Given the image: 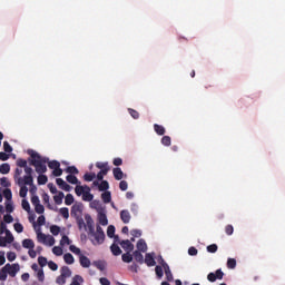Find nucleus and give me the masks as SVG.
I'll return each instance as SVG.
<instances>
[{
  "instance_id": "obj_1",
  "label": "nucleus",
  "mask_w": 285,
  "mask_h": 285,
  "mask_svg": "<svg viewBox=\"0 0 285 285\" xmlns=\"http://www.w3.org/2000/svg\"><path fill=\"white\" fill-rule=\"evenodd\" d=\"M28 155L31 157V165L35 166L36 173H38V175H43V173L48 170L46 164H48L49 159L47 157H42L39 153L32 149L28 150Z\"/></svg>"
},
{
  "instance_id": "obj_2",
  "label": "nucleus",
  "mask_w": 285,
  "mask_h": 285,
  "mask_svg": "<svg viewBox=\"0 0 285 285\" xmlns=\"http://www.w3.org/2000/svg\"><path fill=\"white\" fill-rule=\"evenodd\" d=\"M14 242V236L8 229V226L3 220L0 219V247L6 248L8 244H12Z\"/></svg>"
},
{
  "instance_id": "obj_3",
  "label": "nucleus",
  "mask_w": 285,
  "mask_h": 285,
  "mask_svg": "<svg viewBox=\"0 0 285 285\" xmlns=\"http://www.w3.org/2000/svg\"><path fill=\"white\" fill-rule=\"evenodd\" d=\"M89 235L94 237L91 239V244L94 246H101V244L106 242V233L104 232V228L100 227V225H97L96 230L94 229V233H89Z\"/></svg>"
},
{
  "instance_id": "obj_4",
  "label": "nucleus",
  "mask_w": 285,
  "mask_h": 285,
  "mask_svg": "<svg viewBox=\"0 0 285 285\" xmlns=\"http://www.w3.org/2000/svg\"><path fill=\"white\" fill-rule=\"evenodd\" d=\"M36 235L39 244H43V246H55L56 239L52 237V235H46L41 232V228L36 227Z\"/></svg>"
},
{
  "instance_id": "obj_5",
  "label": "nucleus",
  "mask_w": 285,
  "mask_h": 285,
  "mask_svg": "<svg viewBox=\"0 0 285 285\" xmlns=\"http://www.w3.org/2000/svg\"><path fill=\"white\" fill-rule=\"evenodd\" d=\"M47 164H48L49 168L51 170H53L52 175L55 177H61V175H63V169L61 168V164L59 161H57V160H52V161L48 160Z\"/></svg>"
},
{
  "instance_id": "obj_6",
  "label": "nucleus",
  "mask_w": 285,
  "mask_h": 285,
  "mask_svg": "<svg viewBox=\"0 0 285 285\" xmlns=\"http://www.w3.org/2000/svg\"><path fill=\"white\" fill-rule=\"evenodd\" d=\"M158 264L163 266L167 281L173 282L174 277H173V272L170 271V266H168V263L164 261L161 256H159L158 258Z\"/></svg>"
},
{
  "instance_id": "obj_7",
  "label": "nucleus",
  "mask_w": 285,
  "mask_h": 285,
  "mask_svg": "<svg viewBox=\"0 0 285 285\" xmlns=\"http://www.w3.org/2000/svg\"><path fill=\"white\" fill-rule=\"evenodd\" d=\"M4 271H7V274L10 275V277H17V273L21 271V267L19 264H7L4 265Z\"/></svg>"
},
{
  "instance_id": "obj_8",
  "label": "nucleus",
  "mask_w": 285,
  "mask_h": 285,
  "mask_svg": "<svg viewBox=\"0 0 285 285\" xmlns=\"http://www.w3.org/2000/svg\"><path fill=\"white\" fill-rule=\"evenodd\" d=\"M22 175H23V169L21 167L16 168L13 179L18 186H23V184H26V176H22Z\"/></svg>"
},
{
  "instance_id": "obj_9",
  "label": "nucleus",
  "mask_w": 285,
  "mask_h": 285,
  "mask_svg": "<svg viewBox=\"0 0 285 285\" xmlns=\"http://www.w3.org/2000/svg\"><path fill=\"white\" fill-rule=\"evenodd\" d=\"M24 183L27 186H32L35 184V179L32 178V168L31 167H24Z\"/></svg>"
},
{
  "instance_id": "obj_10",
  "label": "nucleus",
  "mask_w": 285,
  "mask_h": 285,
  "mask_svg": "<svg viewBox=\"0 0 285 285\" xmlns=\"http://www.w3.org/2000/svg\"><path fill=\"white\" fill-rule=\"evenodd\" d=\"M85 224H86V230H88V233H95V220L92 219L91 215H86L85 216Z\"/></svg>"
},
{
  "instance_id": "obj_11",
  "label": "nucleus",
  "mask_w": 285,
  "mask_h": 285,
  "mask_svg": "<svg viewBox=\"0 0 285 285\" xmlns=\"http://www.w3.org/2000/svg\"><path fill=\"white\" fill-rule=\"evenodd\" d=\"M97 220V226H108V216L106 215V210L98 213Z\"/></svg>"
},
{
  "instance_id": "obj_12",
  "label": "nucleus",
  "mask_w": 285,
  "mask_h": 285,
  "mask_svg": "<svg viewBox=\"0 0 285 285\" xmlns=\"http://www.w3.org/2000/svg\"><path fill=\"white\" fill-rule=\"evenodd\" d=\"M82 210H83V205L77 203L71 207V216L76 218L81 217Z\"/></svg>"
},
{
  "instance_id": "obj_13",
  "label": "nucleus",
  "mask_w": 285,
  "mask_h": 285,
  "mask_svg": "<svg viewBox=\"0 0 285 285\" xmlns=\"http://www.w3.org/2000/svg\"><path fill=\"white\" fill-rule=\"evenodd\" d=\"M89 206L94 210H97V213H102L104 210H106V207L104 206V204H101L100 200H90Z\"/></svg>"
},
{
  "instance_id": "obj_14",
  "label": "nucleus",
  "mask_w": 285,
  "mask_h": 285,
  "mask_svg": "<svg viewBox=\"0 0 285 285\" xmlns=\"http://www.w3.org/2000/svg\"><path fill=\"white\" fill-rule=\"evenodd\" d=\"M56 184L59 186V188H61V190H65L66 193H70V190H72V187L68 185V183H66V180L62 178H57Z\"/></svg>"
},
{
  "instance_id": "obj_15",
  "label": "nucleus",
  "mask_w": 285,
  "mask_h": 285,
  "mask_svg": "<svg viewBox=\"0 0 285 285\" xmlns=\"http://www.w3.org/2000/svg\"><path fill=\"white\" fill-rule=\"evenodd\" d=\"M144 264H146L149 267L155 266L157 264V262H155V253H147L145 255Z\"/></svg>"
},
{
  "instance_id": "obj_16",
  "label": "nucleus",
  "mask_w": 285,
  "mask_h": 285,
  "mask_svg": "<svg viewBox=\"0 0 285 285\" xmlns=\"http://www.w3.org/2000/svg\"><path fill=\"white\" fill-rule=\"evenodd\" d=\"M120 219H121L122 224H130V219H132V216L130 215V210L122 209L120 212Z\"/></svg>"
},
{
  "instance_id": "obj_17",
  "label": "nucleus",
  "mask_w": 285,
  "mask_h": 285,
  "mask_svg": "<svg viewBox=\"0 0 285 285\" xmlns=\"http://www.w3.org/2000/svg\"><path fill=\"white\" fill-rule=\"evenodd\" d=\"M119 244L121 248L126 250V253H132V250H135V245L129 239L122 240Z\"/></svg>"
},
{
  "instance_id": "obj_18",
  "label": "nucleus",
  "mask_w": 285,
  "mask_h": 285,
  "mask_svg": "<svg viewBox=\"0 0 285 285\" xmlns=\"http://www.w3.org/2000/svg\"><path fill=\"white\" fill-rule=\"evenodd\" d=\"M107 236L114 239L115 244H119V236H115V225H109L107 228Z\"/></svg>"
},
{
  "instance_id": "obj_19",
  "label": "nucleus",
  "mask_w": 285,
  "mask_h": 285,
  "mask_svg": "<svg viewBox=\"0 0 285 285\" xmlns=\"http://www.w3.org/2000/svg\"><path fill=\"white\" fill-rule=\"evenodd\" d=\"M136 250H139V253H147L148 252V244H146V240L140 238L136 244Z\"/></svg>"
},
{
  "instance_id": "obj_20",
  "label": "nucleus",
  "mask_w": 285,
  "mask_h": 285,
  "mask_svg": "<svg viewBox=\"0 0 285 285\" xmlns=\"http://www.w3.org/2000/svg\"><path fill=\"white\" fill-rule=\"evenodd\" d=\"M79 264L82 268H90L91 262L90 258L82 254L79 257Z\"/></svg>"
},
{
  "instance_id": "obj_21",
  "label": "nucleus",
  "mask_w": 285,
  "mask_h": 285,
  "mask_svg": "<svg viewBox=\"0 0 285 285\" xmlns=\"http://www.w3.org/2000/svg\"><path fill=\"white\" fill-rule=\"evenodd\" d=\"M60 275H62V277L65 279H68V278L72 277V271L68 266H62L60 268Z\"/></svg>"
},
{
  "instance_id": "obj_22",
  "label": "nucleus",
  "mask_w": 285,
  "mask_h": 285,
  "mask_svg": "<svg viewBox=\"0 0 285 285\" xmlns=\"http://www.w3.org/2000/svg\"><path fill=\"white\" fill-rule=\"evenodd\" d=\"M63 197H66V195L63 194V191H58L55 196H53V202L55 204H57V206H61L63 204Z\"/></svg>"
},
{
  "instance_id": "obj_23",
  "label": "nucleus",
  "mask_w": 285,
  "mask_h": 285,
  "mask_svg": "<svg viewBox=\"0 0 285 285\" xmlns=\"http://www.w3.org/2000/svg\"><path fill=\"white\" fill-rule=\"evenodd\" d=\"M22 248H27V250H30L35 248V240L30 238H26L22 240Z\"/></svg>"
},
{
  "instance_id": "obj_24",
  "label": "nucleus",
  "mask_w": 285,
  "mask_h": 285,
  "mask_svg": "<svg viewBox=\"0 0 285 285\" xmlns=\"http://www.w3.org/2000/svg\"><path fill=\"white\" fill-rule=\"evenodd\" d=\"M141 253H144V252H139V250H135L134 253H132V256H134V259H135V262H137L138 264H144V254H141Z\"/></svg>"
},
{
  "instance_id": "obj_25",
  "label": "nucleus",
  "mask_w": 285,
  "mask_h": 285,
  "mask_svg": "<svg viewBox=\"0 0 285 285\" xmlns=\"http://www.w3.org/2000/svg\"><path fill=\"white\" fill-rule=\"evenodd\" d=\"M112 173H114V177H115V179H117V181H121V179H124V171L121 170V168L116 167V168H114Z\"/></svg>"
},
{
  "instance_id": "obj_26",
  "label": "nucleus",
  "mask_w": 285,
  "mask_h": 285,
  "mask_svg": "<svg viewBox=\"0 0 285 285\" xmlns=\"http://www.w3.org/2000/svg\"><path fill=\"white\" fill-rule=\"evenodd\" d=\"M88 190V186L87 185H77L75 188L76 195L78 197H82L83 193Z\"/></svg>"
},
{
  "instance_id": "obj_27",
  "label": "nucleus",
  "mask_w": 285,
  "mask_h": 285,
  "mask_svg": "<svg viewBox=\"0 0 285 285\" xmlns=\"http://www.w3.org/2000/svg\"><path fill=\"white\" fill-rule=\"evenodd\" d=\"M95 199V195L90 193V187H87V190L82 194L83 202H92Z\"/></svg>"
},
{
  "instance_id": "obj_28",
  "label": "nucleus",
  "mask_w": 285,
  "mask_h": 285,
  "mask_svg": "<svg viewBox=\"0 0 285 285\" xmlns=\"http://www.w3.org/2000/svg\"><path fill=\"white\" fill-rule=\"evenodd\" d=\"M18 186H20V191H19L20 197H22L23 199L24 197H28V186H32V185L22 184Z\"/></svg>"
},
{
  "instance_id": "obj_29",
  "label": "nucleus",
  "mask_w": 285,
  "mask_h": 285,
  "mask_svg": "<svg viewBox=\"0 0 285 285\" xmlns=\"http://www.w3.org/2000/svg\"><path fill=\"white\" fill-rule=\"evenodd\" d=\"M101 199L104 204H110V202H112V195L110 194V191H105L101 194Z\"/></svg>"
},
{
  "instance_id": "obj_30",
  "label": "nucleus",
  "mask_w": 285,
  "mask_h": 285,
  "mask_svg": "<svg viewBox=\"0 0 285 285\" xmlns=\"http://www.w3.org/2000/svg\"><path fill=\"white\" fill-rule=\"evenodd\" d=\"M154 130H155V132H157L159 136L166 135V128H165L164 126H161V125L155 124V125H154Z\"/></svg>"
},
{
  "instance_id": "obj_31",
  "label": "nucleus",
  "mask_w": 285,
  "mask_h": 285,
  "mask_svg": "<svg viewBox=\"0 0 285 285\" xmlns=\"http://www.w3.org/2000/svg\"><path fill=\"white\" fill-rule=\"evenodd\" d=\"M59 215H61V217H63V219H68L70 217V210L68 209V207H62L60 209H58Z\"/></svg>"
},
{
  "instance_id": "obj_32",
  "label": "nucleus",
  "mask_w": 285,
  "mask_h": 285,
  "mask_svg": "<svg viewBox=\"0 0 285 285\" xmlns=\"http://www.w3.org/2000/svg\"><path fill=\"white\" fill-rule=\"evenodd\" d=\"M63 262L67 263L68 265L75 264V256L72 254L67 253L63 255Z\"/></svg>"
},
{
  "instance_id": "obj_33",
  "label": "nucleus",
  "mask_w": 285,
  "mask_h": 285,
  "mask_svg": "<svg viewBox=\"0 0 285 285\" xmlns=\"http://www.w3.org/2000/svg\"><path fill=\"white\" fill-rule=\"evenodd\" d=\"M110 250L112 253V255L119 256L121 254V248L119 247V245H117V243H114L110 246Z\"/></svg>"
},
{
  "instance_id": "obj_34",
  "label": "nucleus",
  "mask_w": 285,
  "mask_h": 285,
  "mask_svg": "<svg viewBox=\"0 0 285 285\" xmlns=\"http://www.w3.org/2000/svg\"><path fill=\"white\" fill-rule=\"evenodd\" d=\"M132 254H130V252H127L125 254L121 255V259L125 264H130V262H132Z\"/></svg>"
},
{
  "instance_id": "obj_35",
  "label": "nucleus",
  "mask_w": 285,
  "mask_h": 285,
  "mask_svg": "<svg viewBox=\"0 0 285 285\" xmlns=\"http://www.w3.org/2000/svg\"><path fill=\"white\" fill-rule=\"evenodd\" d=\"M70 244H72V240L68 236L63 235L60 239V246L63 248L65 246H70Z\"/></svg>"
},
{
  "instance_id": "obj_36",
  "label": "nucleus",
  "mask_w": 285,
  "mask_h": 285,
  "mask_svg": "<svg viewBox=\"0 0 285 285\" xmlns=\"http://www.w3.org/2000/svg\"><path fill=\"white\" fill-rule=\"evenodd\" d=\"M30 193L32 194V196H31L32 206H38L39 204H41L39 196L35 195V189H31Z\"/></svg>"
},
{
  "instance_id": "obj_37",
  "label": "nucleus",
  "mask_w": 285,
  "mask_h": 285,
  "mask_svg": "<svg viewBox=\"0 0 285 285\" xmlns=\"http://www.w3.org/2000/svg\"><path fill=\"white\" fill-rule=\"evenodd\" d=\"M42 199L50 210H57V208L52 207V205L50 204V196L48 194H42Z\"/></svg>"
},
{
  "instance_id": "obj_38",
  "label": "nucleus",
  "mask_w": 285,
  "mask_h": 285,
  "mask_svg": "<svg viewBox=\"0 0 285 285\" xmlns=\"http://www.w3.org/2000/svg\"><path fill=\"white\" fill-rule=\"evenodd\" d=\"M130 212L132 213L134 217H137V215H139V205L137 203H131Z\"/></svg>"
},
{
  "instance_id": "obj_39",
  "label": "nucleus",
  "mask_w": 285,
  "mask_h": 285,
  "mask_svg": "<svg viewBox=\"0 0 285 285\" xmlns=\"http://www.w3.org/2000/svg\"><path fill=\"white\" fill-rule=\"evenodd\" d=\"M0 173L1 175H8V173H10V164L4 163L0 165Z\"/></svg>"
},
{
  "instance_id": "obj_40",
  "label": "nucleus",
  "mask_w": 285,
  "mask_h": 285,
  "mask_svg": "<svg viewBox=\"0 0 285 285\" xmlns=\"http://www.w3.org/2000/svg\"><path fill=\"white\" fill-rule=\"evenodd\" d=\"M83 284V277L81 275L73 276L70 285H81Z\"/></svg>"
},
{
  "instance_id": "obj_41",
  "label": "nucleus",
  "mask_w": 285,
  "mask_h": 285,
  "mask_svg": "<svg viewBox=\"0 0 285 285\" xmlns=\"http://www.w3.org/2000/svg\"><path fill=\"white\" fill-rule=\"evenodd\" d=\"M65 204L66 206H72V204H75V196H72V194H67L65 197Z\"/></svg>"
},
{
  "instance_id": "obj_42",
  "label": "nucleus",
  "mask_w": 285,
  "mask_h": 285,
  "mask_svg": "<svg viewBox=\"0 0 285 285\" xmlns=\"http://www.w3.org/2000/svg\"><path fill=\"white\" fill-rule=\"evenodd\" d=\"M77 225H78V228L79 230H86V220H83V218L80 217H77Z\"/></svg>"
},
{
  "instance_id": "obj_43",
  "label": "nucleus",
  "mask_w": 285,
  "mask_h": 285,
  "mask_svg": "<svg viewBox=\"0 0 285 285\" xmlns=\"http://www.w3.org/2000/svg\"><path fill=\"white\" fill-rule=\"evenodd\" d=\"M66 179L68 184H72V185L79 184V179L72 174H69Z\"/></svg>"
},
{
  "instance_id": "obj_44",
  "label": "nucleus",
  "mask_w": 285,
  "mask_h": 285,
  "mask_svg": "<svg viewBox=\"0 0 285 285\" xmlns=\"http://www.w3.org/2000/svg\"><path fill=\"white\" fill-rule=\"evenodd\" d=\"M96 168H99V170H110V167H108V161H105V163L98 161V163H96Z\"/></svg>"
},
{
  "instance_id": "obj_45",
  "label": "nucleus",
  "mask_w": 285,
  "mask_h": 285,
  "mask_svg": "<svg viewBox=\"0 0 285 285\" xmlns=\"http://www.w3.org/2000/svg\"><path fill=\"white\" fill-rule=\"evenodd\" d=\"M69 250H70L71 253H73V255H78V257H81V255H83V254L81 253V249H80L79 247L75 246V245H70V246H69Z\"/></svg>"
},
{
  "instance_id": "obj_46",
  "label": "nucleus",
  "mask_w": 285,
  "mask_h": 285,
  "mask_svg": "<svg viewBox=\"0 0 285 285\" xmlns=\"http://www.w3.org/2000/svg\"><path fill=\"white\" fill-rule=\"evenodd\" d=\"M85 181H94L95 179H97V174L95 173H87L83 176Z\"/></svg>"
},
{
  "instance_id": "obj_47",
  "label": "nucleus",
  "mask_w": 285,
  "mask_h": 285,
  "mask_svg": "<svg viewBox=\"0 0 285 285\" xmlns=\"http://www.w3.org/2000/svg\"><path fill=\"white\" fill-rule=\"evenodd\" d=\"M94 266H96L98 271H106V263L104 261L94 262Z\"/></svg>"
},
{
  "instance_id": "obj_48",
  "label": "nucleus",
  "mask_w": 285,
  "mask_h": 285,
  "mask_svg": "<svg viewBox=\"0 0 285 285\" xmlns=\"http://www.w3.org/2000/svg\"><path fill=\"white\" fill-rule=\"evenodd\" d=\"M109 169H100V171L96 175L98 181H104V177L108 175Z\"/></svg>"
},
{
  "instance_id": "obj_49",
  "label": "nucleus",
  "mask_w": 285,
  "mask_h": 285,
  "mask_svg": "<svg viewBox=\"0 0 285 285\" xmlns=\"http://www.w3.org/2000/svg\"><path fill=\"white\" fill-rule=\"evenodd\" d=\"M52 253L56 255V257H61V255H63V248L60 246H55L52 248Z\"/></svg>"
},
{
  "instance_id": "obj_50",
  "label": "nucleus",
  "mask_w": 285,
  "mask_h": 285,
  "mask_svg": "<svg viewBox=\"0 0 285 285\" xmlns=\"http://www.w3.org/2000/svg\"><path fill=\"white\" fill-rule=\"evenodd\" d=\"M155 271H156V275H157L158 279H161V277H164V266L157 265Z\"/></svg>"
},
{
  "instance_id": "obj_51",
  "label": "nucleus",
  "mask_w": 285,
  "mask_h": 285,
  "mask_svg": "<svg viewBox=\"0 0 285 285\" xmlns=\"http://www.w3.org/2000/svg\"><path fill=\"white\" fill-rule=\"evenodd\" d=\"M237 267V261L235 258H228L227 259V268H230L232 271Z\"/></svg>"
},
{
  "instance_id": "obj_52",
  "label": "nucleus",
  "mask_w": 285,
  "mask_h": 285,
  "mask_svg": "<svg viewBox=\"0 0 285 285\" xmlns=\"http://www.w3.org/2000/svg\"><path fill=\"white\" fill-rule=\"evenodd\" d=\"M8 279V271L6 266L0 269V282H6Z\"/></svg>"
},
{
  "instance_id": "obj_53",
  "label": "nucleus",
  "mask_w": 285,
  "mask_h": 285,
  "mask_svg": "<svg viewBox=\"0 0 285 285\" xmlns=\"http://www.w3.org/2000/svg\"><path fill=\"white\" fill-rule=\"evenodd\" d=\"M0 185L3 188H10V186H11L10 180L8 179V177L0 178Z\"/></svg>"
},
{
  "instance_id": "obj_54",
  "label": "nucleus",
  "mask_w": 285,
  "mask_h": 285,
  "mask_svg": "<svg viewBox=\"0 0 285 285\" xmlns=\"http://www.w3.org/2000/svg\"><path fill=\"white\" fill-rule=\"evenodd\" d=\"M38 184L40 186H45V184H48V176L46 175H39L38 176Z\"/></svg>"
},
{
  "instance_id": "obj_55",
  "label": "nucleus",
  "mask_w": 285,
  "mask_h": 285,
  "mask_svg": "<svg viewBox=\"0 0 285 285\" xmlns=\"http://www.w3.org/2000/svg\"><path fill=\"white\" fill-rule=\"evenodd\" d=\"M3 197L7 199V202H12V190L10 189H4L3 190Z\"/></svg>"
},
{
  "instance_id": "obj_56",
  "label": "nucleus",
  "mask_w": 285,
  "mask_h": 285,
  "mask_svg": "<svg viewBox=\"0 0 285 285\" xmlns=\"http://www.w3.org/2000/svg\"><path fill=\"white\" fill-rule=\"evenodd\" d=\"M33 208L38 215H43V213H46V208L41 204L33 206Z\"/></svg>"
},
{
  "instance_id": "obj_57",
  "label": "nucleus",
  "mask_w": 285,
  "mask_h": 285,
  "mask_svg": "<svg viewBox=\"0 0 285 285\" xmlns=\"http://www.w3.org/2000/svg\"><path fill=\"white\" fill-rule=\"evenodd\" d=\"M50 233H52L55 236L59 235L61 233V227L57 225H52L50 227Z\"/></svg>"
},
{
  "instance_id": "obj_58",
  "label": "nucleus",
  "mask_w": 285,
  "mask_h": 285,
  "mask_svg": "<svg viewBox=\"0 0 285 285\" xmlns=\"http://www.w3.org/2000/svg\"><path fill=\"white\" fill-rule=\"evenodd\" d=\"M38 264H39V266H41V268H43V266H48V258H46L43 256H39Z\"/></svg>"
},
{
  "instance_id": "obj_59",
  "label": "nucleus",
  "mask_w": 285,
  "mask_h": 285,
  "mask_svg": "<svg viewBox=\"0 0 285 285\" xmlns=\"http://www.w3.org/2000/svg\"><path fill=\"white\" fill-rule=\"evenodd\" d=\"M3 224L6 225V224H12V222H14V218L12 217V215H10V214H6L4 216H3Z\"/></svg>"
},
{
  "instance_id": "obj_60",
  "label": "nucleus",
  "mask_w": 285,
  "mask_h": 285,
  "mask_svg": "<svg viewBox=\"0 0 285 285\" xmlns=\"http://www.w3.org/2000/svg\"><path fill=\"white\" fill-rule=\"evenodd\" d=\"M22 208H23V210H26L27 213H30L31 212V209H30V203L28 202V199H22Z\"/></svg>"
},
{
  "instance_id": "obj_61",
  "label": "nucleus",
  "mask_w": 285,
  "mask_h": 285,
  "mask_svg": "<svg viewBox=\"0 0 285 285\" xmlns=\"http://www.w3.org/2000/svg\"><path fill=\"white\" fill-rule=\"evenodd\" d=\"M98 188L99 190H108L110 188V185L107 180H102Z\"/></svg>"
},
{
  "instance_id": "obj_62",
  "label": "nucleus",
  "mask_w": 285,
  "mask_h": 285,
  "mask_svg": "<svg viewBox=\"0 0 285 285\" xmlns=\"http://www.w3.org/2000/svg\"><path fill=\"white\" fill-rule=\"evenodd\" d=\"M128 112H129L130 117H132V119H139V111L129 108Z\"/></svg>"
},
{
  "instance_id": "obj_63",
  "label": "nucleus",
  "mask_w": 285,
  "mask_h": 285,
  "mask_svg": "<svg viewBox=\"0 0 285 285\" xmlns=\"http://www.w3.org/2000/svg\"><path fill=\"white\" fill-rule=\"evenodd\" d=\"M161 144H163V146H170V144H171L170 136H164L161 138Z\"/></svg>"
},
{
  "instance_id": "obj_64",
  "label": "nucleus",
  "mask_w": 285,
  "mask_h": 285,
  "mask_svg": "<svg viewBox=\"0 0 285 285\" xmlns=\"http://www.w3.org/2000/svg\"><path fill=\"white\" fill-rule=\"evenodd\" d=\"M66 279L68 278H65L62 274H60L57 279H56V283L59 284V285H63L66 284Z\"/></svg>"
}]
</instances>
